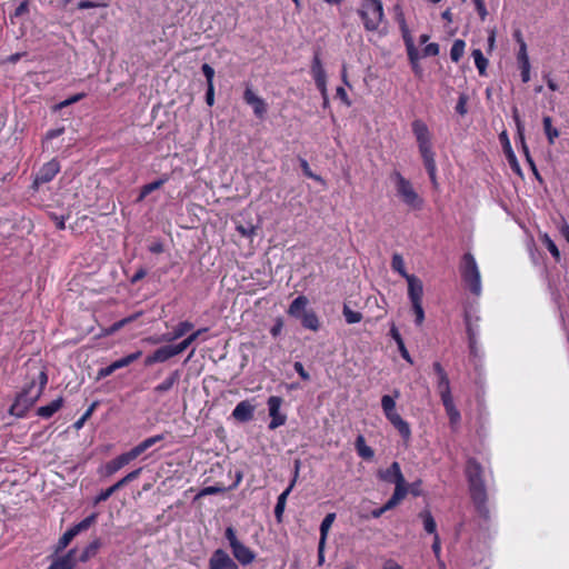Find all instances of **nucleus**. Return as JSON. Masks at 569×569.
I'll return each instance as SVG.
<instances>
[{
    "label": "nucleus",
    "mask_w": 569,
    "mask_h": 569,
    "mask_svg": "<svg viewBox=\"0 0 569 569\" xmlns=\"http://www.w3.org/2000/svg\"><path fill=\"white\" fill-rule=\"evenodd\" d=\"M77 535L78 533L76 531H73V528H71L68 531H66L62 535V537L59 539L56 551L59 552V551H62L64 548H67L68 545L72 541V539Z\"/></svg>",
    "instance_id": "nucleus-40"
},
{
    "label": "nucleus",
    "mask_w": 569,
    "mask_h": 569,
    "mask_svg": "<svg viewBox=\"0 0 569 569\" xmlns=\"http://www.w3.org/2000/svg\"><path fill=\"white\" fill-rule=\"evenodd\" d=\"M472 57H473V60H475V64L479 71V73L481 76H483L486 73V69H487V66H488V60L483 57L482 52L480 49H475L472 51Z\"/></svg>",
    "instance_id": "nucleus-36"
},
{
    "label": "nucleus",
    "mask_w": 569,
    "mask_h": 569,
    "mask_svg": "<svg viewBox=\"0 0 569 569\" xmlns=\"http://www.w3.org/2000/svg\"><path fill=\"white\" fill-rule=\"evenodd\" d=\"M445 408H446V411L449 416V419L452 423H457L460 419V413L459 411L457 410V408L455 407V403H453V399L451 400H448V401H443L442 402Z\"/></svg>",
    "instance_id": "nucleus-42"
},
{
    "label": "nucleus",
    "mask_w": 569,
    "mask_h": 569,
    "mask_svg": "<svg viewBox=\"0 0 569 569\" xmlns=\"http://www.w3.org/2000/svg\"><path fill=\"white\" fill-rule=\"evenodd\" d=\"M113 368L112 366H108V367H104V368H101L98 373H97V380H100V379H103L108 376H110L111 373H113Z\"/></svg>",
    "instance_id": "nucleus-60"
},
{
    "label": "nucleus",
    "mask_w": 569,
    "mask_h": 569,
    "mask_svg": "<svg viewBox=\"0 0 569 569\" xmlns=\"http://www.w3.org/2000/svg\"><path fill=\"white\" fill-rule=\"evenodd\" d=\"M299 319L301 320V323L303 327H306L310 330H313V331L318 330L319 320L313 312H311V311L303 312V315Z\"/></svg>",
    "instance_id": "nucleus-31"
},
{
    "label": "nucleus",
    "mask_w": 569,
    "mask_h": 569,
    "mask_svg": "<svg viewBox=\"0 0 569 569\" xmlns=\"http://www.w3.org/2000/svg\"><path fill=\"white\" fill-rule=\"evenodd\" d=\"M77 561L76 549H71L66 556L57 558L47 569H73Z\"/></svg>",
    "instance_id": "nucleus-19"
},
{
    "label": "nucleus",
    "mask_w": 569,
    "mask_h": 569,
    "mask_svg": "<svg viewBox=\"0 0 569 569\" xmlns=\"http://www.w3.org/2000/svg\"><path fill=\"white\" fill-rule=\"evenodd\" d=\"M439 52V47L437 43H429L426 48H425V54L426 56H437Z\"/></svg>",
    "instance_id": "nucleus-62"
},
{
    "label": "nucleus",
    "mask_w": 569,
    "mask_h": 569,
    "mask_svg": "<svg viewBox=\"0 0 569 569\" xmlns=\"http://www.w3.org/2000/svg\"><path fill=\"white\" fill-rule=\"evenodd\" d=\"M299 469H300V461H296L295 462V476H293V479L291 481V483L289 485V487L278 497V501H277V505H276V508H274V515L276 517L278 518V520L281 519V516L283 513V510H284V507H286V501H287V497L288 495L290 493V491L292 490V488L295 487V483L297 481V478H298V475H299Z\"/></svg>",
    "instance_id": "nucleus-16"
},
{
    "label": "nucleus",
    "mask_w": 569,
    "mask_h": 569,
    "mask_svg": "<svg viewBox=\"0 0 569 569\" xmlns=\"http://www.w3.org/2000/svg\"><path fill=\"white\" fill-rule=\"evenodd\" d=\"M100 548V540L99 539H96L93 540L84 550L83 552L81 553V556L79 557V560L84 562L87 561L88 559H90L91 557H93L98 549Z\"/></svg>",
    "instance_id": "nucleus-39"
},
{
    "label": "nucleus",
    "mask_w": 569,
    "mask_h": 569,
    "mask_svg": "<svg viewBox=\"0 0 569 569\" xmlns=\"http://www.w3.org/2000/svg\"><path fill=\"white\" fill-rule=\"evenodd\" d=\"M378 477L386 482L395 483V488L408 487L398 462H392L389 468L379 470Z\"/></svg>",
    "instance_id": "nucleus-8"
},
{
    "label": "nucleus",
    "mask_w": 569,
    "mask_h": 569,
    "mask_svg": "<svg viewBox=\"0 0 569 569\" xmlns=\"http://www.w3.org/2000/svg\"><path fill=\"white\" fill-rule=\"evenodd\" d=\"M234 558L242 565H249L254 559V553L241 542L231 547Z\"/></svg>",
    "instance_id": "nucleus-21"
},
{
    "label": "nucleus",
    "mask_w": 569,
    "mask_h": 569,
    "mask_svg": "<svg viewBox=\"0 0 569 569\" xmlns=\"http://www.w3.org/2000/svg\"><path fill=\"white\" fill-rule=\"evenodd\" d=\"M425 530L429 533L436 532V521L429 512L422 513Z\"/></svg>",
    "instance_id": "nucleus-46"
},
{
    "label": "nucleus",
    "mask_w": 569,
    "mask_h": 569,
    "mask_svg": "<svg viewBox=\"0 0 569 569\" xmlns=\"http://www.w3.org/2000/svg\"><path fill=\"white\" fill-rule=\"evenodd\" d=\"M153 353H154L156 360L158 362H164L168 359L179 355L178 350L176 349V346H166V347L159 348Z\"/></svg>",
    "instance_id": "nucleus-24"
},
{
    "label": "nucleus",
    "mask_w": 569,
    "mask_h": 569,
    "mask_svg": "<svg viewBox=\"0 0 569 569\" xmlns=\"http://www.w3.org/2000/svg\"><path fill=\"white\" fill-rule=\"evenodd\" d=\"M134 453L136 452L130 450L128 452H124V453L120 455L116 459L109 461L108 465H107L108 472L109 473H114L118 470H120L122 467H124L126 465H128L129 462L134 460L137 458V456Z\"/></svg>",
    "instance_id": "nucleus-20"
},
{
    "label": "nucleus",
    "mask_w": 569,
    "mask_h": 569,
    "mask_svg": "<svg viewBox=\"0 0 569 569\" xmlns=\"http://www.w3.org/2000/svg\"><path fill=\"white\" fill-rule=\"evenodd\" d=\"M164 180H157V181H153L151 183H148L146 184L142 189H141V193H140V197H139V200H142L144 197H147L150 192L159 189L162 184H163Z\"/></svg>",
    "instance_id": "nucleus-44"
},
{
    "label": "nucleus",
    "mask_w": 569,
    "mask_h": 569,
    "mask_svg": "<svg viewBox=\"0 0 569 569\" xmlns=\"http://www.w3.org/2000/svg\"><path fill=\"white\" fill-rule=\"evenodd\" d=\"M64 129L63 128H59V129H56V130H51L47 133L46 136V140H44V143L48 144L52 139L61 136L63 133Z\"/></svg>",
    "instance_id": "nucleus-57"
},
{
    "label": "nucleus",
    "mask_w": 569,
    "mask_h": 569,
    "mask_svg": "<svg viewBox=\"0 0 569 569\" xmlns=\"http://www.w3.org/2000/svg\"><path fill=\"white\" fill-rule=\"evenodd\" d=\"M466 104H467V97L466 96H460L459 101H458L457 107H456V110L460 114H465L467 112Z\"/></svg>",
    "instance_id": "nucleus-59"
},
{
    "label": "nucleus",
    "mask_w": 569,
    "mask_h": 569,
    "mask_svg": "<svg viewBox=\"0 0 569 569\" xmlns=\"http://www.w3.org/2000/svg\"><path fill=\"white\" fill-rule=\"evenodd\" d=\"M513 119L517 126V131L521 140H523V123L518 114V110L513 109Z\"/></svg>",
    "instance_id": "nucleus-52"
},
{
    "label": "nucleus",
    "mask_w": 569,
    "mask_h": 569,
    "mask_svg": "<svg viewBox=\"0 0 569 569\" xmlns=\"http://www.w3.org/2000/svg\"><path fill=\"white\" fill-rule=\"evenodd\" d=\"M343 316L348 323H358L361 321L362 316L360 312L351 310L347 305L343 307Z\"/></svg>",
    "instance_id": "nucleus-43"
},
{
    "label": "nucleus",
    "mask_w": 569,
    "mask_h": 569,
    "mask_svg": "<svg viewBox=\"0 0 569 569\" xmlns=\"http://www.w3.org/2000/svg\"><path fill=\"white\" fill-rule=\"evenodd\" d=\"M517 60L521 70V79L523 82H528L530 80V62L525 41H521V48H519Z\"/></svg>",
    "instance_id": "nucleus-17"
},
{
    "label": "nucleus",
    "mask_w": 569,
    "mask_h": 569,
    "mask_svg": "<svg viewBox=\"0 0 569 569\" xmlns=\"http://www.w3.org/2000/svg\"><path fill=\"white\" fill-rule=\"evenodd\" d=\"M407 283H408V297L410 299L411 303H418L422 302V296H423V284L422 281L411 274L410 277H407Z\"/></svg>",
    "instance_id": "nucleus-15"
},
{
    "label": "nucleus",
    "mask_w": 569,
    "mask_h": 569,
    "mask_svg": "<svg viewBox=\"0 0 569 569\" xmlns=\"http://www.w3.org/2000/svg\"><path fill=\"white\" fill-rule=\"evenodd\" d=\"M244 101L252 107L258 118H263L267 112V103L262 98L254 93L251 88H247L243 94Z\"/></svg>",
    "instance_id": "nucleus-11"
},
{
    "label": "nucleus",
    "mask_w": 569,
    "mask_h": 569,
    "mask_svg": "<svg viewBox=\"0 0 569 569\" xmlns=\"http://www.w3.org/2000/svg\"><path fill=\"white\" fill-rule=\"evenodd\" d=\"M401 28H402V31H403V38H405V40H406V43H407V47H408L409 54H410V57L413 59V57H415V54H416V52H415V47H413V42H412V40H411L410 36L408 34V31H407V28H406V24H405V23H402Z\"/></svg>",
    "instance_id": "nucleus-49"
},
{
    "label": "nucleus",
    "mask_w": 569,
    "mask_h": 569,
    "mask_svg": "<svg viewBox=\"0 0 569 569\" xmlns=\"http://www.w3.org/2000/svg\"><path fill=\"white\" fill-rule=\"evenodd\" d=\"M408 493V487L395 488L392 497L386 502L385 509L390 510L395 508Z\"/></svg>",
    "instance_id": "nucleus-28"
},
{
    "label": "nucleus",
    "mask_w": 569,
    "mask_h": 569,
    "mask_svg": "<svg viewBox=\"0 0 569 569\" xmlns=\"http://www.w3.org/2000/svg\"><path fill=\"white\" fill-rule=\"evenodd\" d=\"M437 387L442 402L452 399L448 376H442V378H439Z\"/></svg>",
    "instance_id": "nucleus-25"
},
{
    "label": "nucleus",
    "mask_w": 569,
    "mask_h": 569,
    "mask_svg": "<svg viewBox=\"0 0 569 569\" xmlns=\"http://www.w3.org/2000/svg\"><path fill=\"white\" fill-rule=\"evenodd\" d=\"M462 276L468 283L470 290L479 295L481 291V278L477 262L472 254L466 253L463 257V271Z\"/></svg>",
    "instance_id": "nucleus-7"
},
{
    "label": "nucleus",
    "mask_w": 569,
    "mask_h": 569,
    "mask_svg": "<svg viewBox=\"0 0 569 569\" xmlns=\"http://www.w3.org/2000/svg\"><path fill=\"white\" fill-rule=\"evenodd\" d=\"M254 406L249 401L244 400L239 402L232 411V416L234 419L239 421H249L253 417Z\"/></svg>",
    "instance_id": "nucleus-18"
},
{
    "label": "nucleus",
    "mask_w": 569,
    "mask_h": 569,
    "mask_svg": "<svg viewBox=\"0 0 569 569\" xmlns=\"http://www.w3.org/2000/svg\"><path fill=\"white\" fill-rule=\"evenodd\" d=\"M207 329H199L191 335H189L184 340H182L180 343L176 345V349L178 350L179 355L182 353L191 343H193L202 332H206Z\"/></svg>",
    "instance_id": "nucleus-33"
},
{
    "label": "nucleus",
    "mask_w": 569,
    "mask_h": 569,
    "mask_svg": "<svg viewBox=\"0 0 569 569\" xmlns=\"http://www.w3.org/2000/svg\"><path fill=\"white\" fill-rule=\"evenodd\" d=\"M226 538L229 540L230 547H233L240 542L236 537V532H234L233 528H231V527H228L226 529Z\"/></svg>",
    "instance_id": "nucleus-53"
},
{
    "label": "nucleus",
    "mask_w": 569,
    "mask_h": 569,
    "mask_svg": "<svg viewBox=\"0 0 569 569\" xmlns=\"http://www.w3.org/2000/svg\"><path fill=\"white\" fill-rule=\"evenodd\" d=\"M140 472H141V468L136 469V470L129 472L126 477H123L119 481L122 482V487H123L126 483L137 479L139 477Z\"/></svg>",
    "instance_id": "nucleus-54"
},
{
    "label": "nucleus",
    "mask_w": 569,
    "mask_h": 569,
    "mask_svg": "<svg viewBox=\"0 0 569 569\" xmlns=\"http://www.w3.org/2000/svg\"><path fill=\"white\" fill-rule=\"evenodd\" d=\"M469 347L472 355L477 353L476 337L471 328H468Z\"/></svg>",
    "instance_id": "nucleus-58"
},
{
    "label": "nucleus",
    "mask_w": 569,
    "mask_h": 569,
    "mask_svg": "<svg viewBox=\"0 0 569 569\" xmlns=\"http://www.w3.org/2000/svg\"><path fill=\"white\" fill-rule=\"evenodd\" d=\"M82 97H83V94H76V96H73V97H71L69 99H66L62 102H60L58 107L59 108L68 107L71 103H74V102L79 101Z\"/></svg>",
    "instance_id": "nucleus-61"
},
{
    "label": "nucleus",
    "mask_w": 569,
    "mask_h": 569,
    "mask_svg": "<svg viewBox=\"0 0 569 569\" xmlns=\"http://www.w3.org/2000/svg\"><path fill=\"white\" fill-rule=\"evenodd\" d=\"M293 367H295V370L299 373V376L303 380H309L310 379V375L305 370V368H303L301 362H295Z\"/></svg>",
    "instance_id": "nucleus-56"
},
{
    "label": "nucleus",
    "mask_w": 569,
    "mask_h": 569,
    "mask_svg": "<svg viewBox=\"0 0 569 569\" xmlns=\"http://www.w3.org/2000/svg\"><path fill=\"white\" fill-rule=\"evenodd\" d=\"M237 230L243 237H251L254 234V227L252 224H248V226L238 224Z\"/></svg>",
    "instance_id": "nucleus-51"
},
{
    "label": "nucleus",
    "mask_w": 569,
    "mask_h": 569,
    "mask_svg": "<svg viewBox=\"0 0 569 569\" xmlns=\"http://www.w3.org/2000/svg\"><path fill=\"white\" fill-rule=\"evenodd\" d=\"M202 72L207 79V84L208 86H213V77H214V70L212 67H210L209 64L204 63L202 66Z\"/></svg>",
    "instance_id": "nucleus-50"
},
{
    "label": "nucleus",
    "mask_w": 569,
    "mask_h": 569,
    "mask_svg": "<svg viewBox=\"0 0 569 569\" xmlns=\"http://www.w3.org/2000/svg\"><path fill=\"white\" fill-rule=\"evenodd\" d=\"M120 488H122V482H120V481L116 482L113 486H111L110 488H108L104 491H102L97 497L96 502H101V501L107 500L113 492H116Z\"/></svg>",
    "instance_id": "nucleus-45"
},
{
    "label": "nucleus",
    "mask_w": 569,
    "mask_h": 569,
    "mask_svg": "<svg viewBox=\"0 0 569 569\" xmlns=\"http://www.w3.org/2000/svg\"><path fill=\"white\" fill-rule=\"evenodd\" d=\"M481 20L487 18L488 11L485 7L483 0H473Z\"/></svg>",
    "instance_id": "nucleus-55"
},
{
    "label": "nucleus",
    "mask_w": 569,
    "mask_h": 569,
    "mask_svg": "<svg viewBox=\"0 0 569 569\" xmlns=\"http://www.w3.org/2000/svg\"><path fill=\"white\" fill-rule=\"evenodd\" d=\"M60 166L57 161L51 160L47 162L37 173L34 184L46 183L51 181L59 172Z\"/></svg>",
    "instance_id": "nucleus-14"
},
{
    "label": "nucleus",
    "mask_w": 569,
    "mask_h": 569,
    "mask_svg": "<svg viewBox=\"0 0 569 569\" xmlns=\"http://www.w3.org/2000/svg\"><path fill=\"white\" fill-rule=\"evenodd\" d=\"M140 357H141V351H137V352L128 355L127 357H123L119 360H116L114 362L111 363L113 371L131 365L133 361L138 360Z\"/></svg>",
    "instance_id": "nucleus-34"
},
{
    "label": "nucleus",
    "mask_w": 569,
    "mask_h": 569,
    "mask_svg": "<svg viewBox=\"0 0 569 569\" xmlns=\"http://www.w3.org/2000/svg\"><path fill=\"white\" fill-rule=\"evenodd\" d=\"M391 268L397 271L401 277L407 279V277H410L411 274L406 271L405 268V260L400 253H393L392 260H391Z\"/></svg>",
    "instance_id": "nucleus-32"
},
{
    "label": "nucleus",
    "mask_w": 569,
    "mask_h": 569,
    "mask_svg": "<svg viewBox=\"0 0 569 569\" xmlns=\"http://www.w3.org/2000/svg\"><path fill=\"white\" fill-rule=\"evenodd\" d=\"M311 73L313 76V79L316 81L318 89L320 90V92L323 97L325 103H327L328 102L327 76H326V71H325L322 63L318 56H316L313 59V63L311 67Z\"/></svg>",
    "instance_id": "nucleus-10"
},
{
    "label": "nucleus",
    "mask_w": 569,
    "mask_h": 569,
    "mask_svg": "<svg viewBox=\"0 0 569 569\" xmlns=\"http://www.w3.org/2000/svg\"><path fill=\"white\" fill-rule=\"evenodd\" d=\"M381 407L391 425L399 431L405 441H408L411 436L409 425L396 411V401L391 396L385 395L381 398Z\"/></svg>",
    "instance_id": "nucleus-5"
},
{
    "label": "nucleus",
    "mask_w": 569,
    "mask_h": 569,
    "mask_svg": "<svg viewBox=\"0 0 569 569\" xmlns=\"http://www.w3.org/2000/svg\"><path fill=\"white\" fill-rule=\"evenodd\" d=\"M412 305V310L415 312V316H416V323L418 326L422 325L423 320H425V312H423V308H422V302H418V303H411Z\"/></svg>",
    "instance_id": "nucleus-48"
},
{
    "label": "nucleus",
    "mask_w": 569,
    "mask_h": 569,
    "mask_svg": "<svg viewBox=\"0 0 569 569\" xmlns=\"http://www.w3.org/2000/svg\"><path fill=\"white\" fill-rule=\"evenodd\" d=\"M179 379V372L174 371L172 372L164 381H162L160 385H158L154 388V392L157 393H164L169 391L178 381Z\"/></svg>",
    "instance_id": "nucleus-29"
},
{
    "label": "nucleus",
    "mask_w": 569,
    "mask_h": 569,
    "mask_svg": "<svg viewBox=\"0 0 569 569\" xmlns=\"http://www.w3.org/2000/svg\"><path fill=\"white\" fill-rule=\"evenodd\" d=\"M395 184L398 198L412 210H420L423 207V199L413 188V184L406 179L399 171H393L390 176Z\"/></svg>",
    "instance_id": "nucleus-3"
},
{
    "label": "nucleus",
    "mask_w": 569,
    "mask_h": 569,
    "mask_svg": "<svg viewBox=\"0 0 569 569\" xmlns=\"http://www.w3.org/2000/svg\"><path fill=\"white\" fill-rule=\"evenodd\" d=\"M356 449L358 451V455L362 457L363 459H371L373 457V450L366 445L363 436H358L356 440Z\"/></svg>",
    "instance_id": "nucleus-30"
},
{
    "label": "nucleus",
    "mask_w": 569,
    "mask_h": 569,
    "mask_svg": "<svg viewBox=\"0 0 569 569\" xmlns=\"http://www.w3.org/2000/svg\"><path fill=\"white\" fill-rule=\"evenodd\" d=\"M335 519H336L335 513H328L325 517V519L322 520L321 526H320V540L319 541H322V542L327 541L328 532H329Z\"/></svg>",
    "instance_id": "nucleus-35"
},
{
    "label": "nucleus",
    "mask_w": 569,
    "mask_h": 569,
    "mask_svg": "<svg viewBox=\"0 0 569 569\" xmlns=\"http://www.w3.org/2000/svg\"><path fill=\"white\" fill-rule=\"evenodd\" d=\"M193 325L190 321H182L178 326L174 327L173 331L171 333H166L161 338H150L148 339L152 343H158L161 341L170 342L178 338H181L187 332L192 330Z\"/></svg>",
    "instance_id": "nucleus-12"
},
{
    "label": "nucleus",
    "mask_w": 569,
    "mask_h": 569,
    "mask_svg": "<svg viewBox=\"0 0 569 569\" xmlns=\"http://www.w3.org/2000/svg\"><path fill=\"white\" fill-rule=\"evenodd\" d=\"M496 44V30L491 29L489 30V37H488V51L491 52Z\"/></svg>",
    "instance_id": "nucleus-63"
},
{
    "label": "nucleus",
    "mask_w": 569,
    "mask_h": 569,
    "mask_svg": "<svg viewBox=\"0 0 569 569\" xmlns=\"http://www.w3.org/2000/svg\"><path fill=\"white\" fill-rule=\"evenodd\" d=\"M382 569H403V568L395 560L388 559L383 562Z\"/></svg>",
    "instance_id": "nucleus-64"
},
{
    "label": "nucleus",
    "mask_w": 569,
    "mask_h": 569,
    "mask_svg": "<svg viewBox=\"0 0 569 569\" xmlns=\"http://www.w3.org/2000/svg\"><path fill=\"white\" fill-rule=\"evenodd\" d=\"M210 569H236L237 566L232 559L223 551L216 550L209 561Z\"/></svg>",
    "instance_id": "nucleus-13"
},
{
    "label": "nucleus",
    "mask_w": 569,
    "mask_h": 569,
    "mask_svg": "<svg viewBox=\"0 0 569 569\" xmlns=\"http://www.w3.org/2000/svg\"><path fill=\"white\" fill-rule=\"evenodd\" d=\"M308 299L305 296L297 297L290 305L288 313L295 318H300L303 312H307Z\"/></svg>",
    "instance_id": "nucleus-22"
},
{
    "label": "nucleus",
    "mask_w": 569,
    "mask_h": 569,
    "mask_svg": "<svg viewBox=\"0 0 569 569\" xmlns=\"http://www.w3.org/2000/svg\"><path fill=\"white\" fill-rule=\"evenodd\" d=\"M94 521H96V515H91V516L87 517L86 519H83L78 525H76L74 527H72L73 531L79 533L83 530H87Z\"/></svg>",
    "instance_id": "nucleus-47"
},
{
    "label": "nucleus",
    "mask_w": 569,
    "mask_h": 569,
    "mask_svg": "<svg viewBox=\"0 0 569 569\" xmlns=\"http://www.w3.org/2000/svg\"><path fill=\"white\" fill-rule=\"evenodd\" d=\"M62 403H63V398L59 397V398L54 399L53 401H51L49 405L38 408V416H40L42 418H50L62 407Z\"/></svg>",
    "instance_id": "nucleus-23"
},
{
    "label": "nucleus",
    "mask_w": 569,
    "mask_h": 569,
    "mask_svg": "<svg viewBox=\"0 0 569 569\" xmlns=\"http://www.w3.org/2000/svg\"><path fill=\"white\" fill-rule=\"evenodd\" d=\"M358 14L367 31H377L385 18L382 2L380 0H361Z\"/></svg>",
    "instance_id": "nucleus-4"
},
{
    "label": "nucleus",
    "mask_w": 569,
    "mask_h": 569,
    "mask_svg": "<svg viewBox=\"0 0 569 569\" xmlns=\"http://www.w3.org/2000/svg\"><path fill=\"white\" fill-rule=\"evenodd\" d=\"M27 377V385L10 407V413L19 418L23 417L40 398L48 381L44 367L38 361H32L28 365Z\"/></svg>",
    "instance_id": "nucleus-1"
},
{
    "label": "nucleus",
    "mask_w": 569,
    "mask_h": 569,
    "mask_svg": "<svg viewBox=\"0 0 569 569\" xmlns=\"http://www.w3.org/2000/svg\"><path fill=\"white\" fill-rule=\"evenodd\" d=\"M282 405V399L280 397L272 396L268 399V408L269 415L271 417V421L269 423L270 429H277L278 427L284 425L286 415L280 411Z\"/></svg>",
    "instance_id": "nucleus-9"
},
{
    "label": "nucleus",
    "mask_w": 569,
    "mask_h": 569,
    "mask_svg": "<svg viewBox=\"0 0 569 569\" xmlns=\"http://www.w3.org/2000/svg\"><path fill=\"white\" fill-rule=\"evenodd\" d=\"M466 472L469 479L471 496L475 502L480 506L486 500L485 485L481 479V467L475 460H469Z\"/></svg>",
    "instance_id": "nucleus-6"
},
{
    "label": "nucleus",
    "mask_w": 569,
    "mask_h": 569,
    "mask_svg": "<svg viewBox=\"0 0 569 569\" xmlns=\"http://www.w3.org/2000/svg\"><path fill=\"white\" fill-rule=\"evenodd\" d=\"M390 333H391V337L395 339L396 343L398 345V348H399V351H400L402 358L406 359L408 362L412 363V359L405 346V342H403L398 329L395 326H392Z\"/></svg>",
    "instance_id": "nucleus-27"
},
{
    "label": "nucleus",
    "mask_w": 569,
    "mask_h": 569,
    "mask_svg": "<svg viewBox=\"0 0 569 569\" xmlns=\"http://www.w3.org/2000/svg\"><path fill=\"white\" fill-rule=\"evenodd\" d=\"M412 132L415 134L418 150L425 168L429 174L430 181L433 188L438 189L439 182L437 179L436 157L432 149V133L430 132L428 126L419 119L412 122Z\"/></svg>",
    "instance_id": "nucleus-2"
},
{
    "label": "nucleus",
    "mask_w": 569,
    "mask_h": 569,
    "mask_svg": "<svg viewBox=\"0 0 569 569\" xmlns=\"http://www.w3.org/2000/svg\"><path fill=\"white\" fill-rule=\"evenodd\" d=\"M163 439V437L161 435H157V436H153V437H150L146 440H143L142 442H140L138 446H136L134 448H132L131 450L133 452H136L134 455L137 456V458L143 453L147 449H149L150 447H152L153 445H156L157 442L161 441Z\"/></svg>",
    "instance_id": "nucleus-26"
},
{
    "label": "nucleus",
    "mask_w": 569,
    "mask_h": 569,
    "mask_svg": "<svg viewBox=\"0 0 569 569\" xmlns=\"http://www.w3.org/2000/svg\"><path fill=\"white\" fill-rule=\"evenodd\" d=\"M466 43L463 40L457 39L450 50V58L452 61L458 62L465 53Z\"/></svg>",
    "instance_id": "nucleus-37"
},
{
    "label": "nucleus",
    "mask_w": 569,
    "mask_h": 569,
    "mask_svg": "<svg viewBox=\"0 0 569 569\" xmlns=\"http://www.w3.org/2000/svg\"><path fill=\"white\" fill-rule=\"evenodd\" d=\"M540 239L542 243L547 247V249L550 251V253L553 256L556 260H560V252L556 246V243L551 240V238L543 233L540 236Z\"/></svg>",
    "instance_id": "nucleus-41"
},
{
    "label": "nucleus",
    "mask_w": 569,
    "mask_h": 569,
    "mask_svg": "<svg viewBox=\"0 0 569 569\" xmlns=\"http://www.w3.org/2000/svg\"><path fill=\"white\" fill-rule=\"evenodd\" d=\"M543 129H545V133L548 138L549 143L552 144L555 142V140L559 137V131H558V129L552 127L550 117L543 118Z\"/></svg>",
    "instance_id": "nucleus-38"
}]
</instances>
